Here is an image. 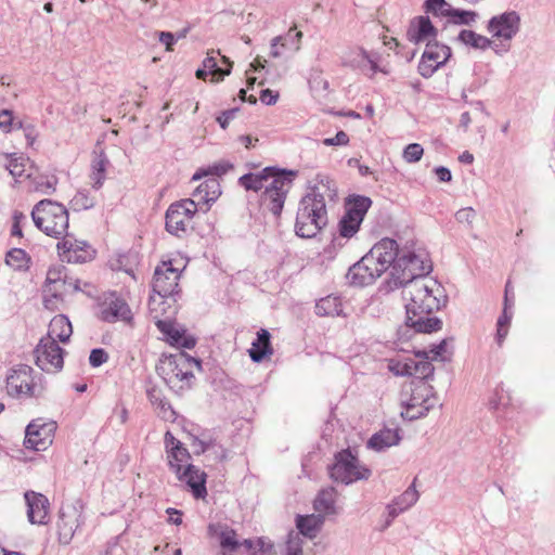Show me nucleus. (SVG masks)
<instances>
[{
    "instance_id": "nucleus-1",
    "label": "nucleus",
    "mask_w": 555,
    "mask_h": 555,
    "mask_svg": "<svg viewBox=\"0 0 555 555\" xmlns=\"http://www.w3.org/2000/svg\"><path fill=\"white\" fill-rule=\"evenodd\" d=\"M405 301V326L415 333H434L441 328L442 321L430 317L447 302L443 286L433 278L418 279L401 286Z\"/></svg>"
},
{
    "instance_id": "nucleus-2",
    "label": "nucleus",
    "mask_w": 555,
    "mask_h": 555,
    "mask_svg": "<svg viewBox=\"0 0 555 555\" xmlns=\"http://www.w3.org/2000/svg\"><path fill=\"white\" fill-rule=\"evenodd\" d=\"M317 184L309 188L299 203L295 221V233L302 238L315 237L328 223L325 204V194L330 197L336 195V186L332 179L318 175Z\"/></svg>"
},
{
    "instance_id": "nucleus-3",
    "label": "nucleus",
    "mask_w": 555,
    "mask_h": 555,
    "mask_svg": "<svg viewBox=\"0 0 555 555\" xmlns=\"http://www.w3.org/2000/svg\"><path fill=\"white\" fill-rule=\"evenodd\" d=\"M194 367L199 370L201 361L179 350L176 353L164 356L157 366V372L170 389L178 391L191 386Z\"/></svg>"
},
{
    "instance_id": "nucleus-4",
    "label": "nucleus",
    "mask_w": 555,
    "mask_h": 555,
    "mask_svg": "<svg viewBox=\"0 0 555 555\" xmlns=\"http://www.w3.org/2000/svg\"><path fill=\"white\" fill-rule=\"evenodd\" d=\"M431 261L425 251L401 249L400 256L390 270V287H400L418 279H429Z\"/></svg>"
},
{
    "instance_id": "nucleus-5",
    "label": "nucleus",
    "mask_w": 555,
    "mask_h": 555,
    "mask_svg": "<svg viewBox=\"0 0 555 555\" xmlns=\"http://www.w3.org/2000/svg\"><path fill=\"white\" fill-rule=\"evenodd\" d=\"M35 225L49 236L60 238L67 234L68 211L66 207L51 199H42L31 211Z\"/></svg>"
},
{
    "instance_id": "nucleus-6",
    "label": "nucleus",
    "mask_w": 555,
    "mask_h": 555,
    "mask_svg": "<svg viewBox=\"0 0 555 555\" xmlns=\"http://www.w3.org/2000/svg\"><path fill=\"white\" fill-rule=\"evenodd\" d=\"M296 170L283 169L275 178L266 184V190L260 195V205L270 211L275 218H280L287 195L293 188Z\"/></svg>"
},
{
    "instance_id": "nucleus-7",
    "label": "nucleus",
    "mask_w": 555,
    "mask_h": 555,
    "mask_svg": "<svg viewBox=\"0 0 555 555\" xmlns=\"http://www.w3.org/2000/svg\"><path fill=\"white\" fill-rule=\"evenodd\" d=\"M330 477L333 481L343 485H351L359 480H367L371 477V469L362 465L350 449L337 452L334 462L328 466Z\"/></svg>"
},
{
    "instance_id": "nucleus-8",
    "label": "nucleus",
    "mask_w": 555,
    "mask_h": 555,
    "mask_svg": "<svg viewBox=\"0 0 555 555\" xmlns=\"http://www.w3.org/2000/svg\"><path fill=\"white\" fill-rule=\"evenodd\" d=\"M85 524L83 505L80 501L63 505L57 521L59 541L69 544L77 529Z\"/></svg>"
},
{
    "instance_id": "nucleus-9",
    "label": "nucleus",
    "mask_w": 555,
    "mask_h": 555,
    "mask_svg": "<svg viewBox=\"0 0 555 555\" xmlns=\"http://www.w3.org/2000/svg\"><path fill=\"white\" fill-rule=\"evenodd\" d=\"M197 211L193 199H182L171 204L166 211V230L178 237L186 232L189 221Z\"/></svg>"
},
{
    "instance_id": "nucleus-10",
    "label": "nucleus",
    "mask_w": 555,
    "mask_h": 555,
    "mask_svg": "<svg viewBox=\"0 0 555 555\" xmlns=\"http://www.w3.org/2000/svg\"><path fill=\"white\" fill-rule=\"evenodd\" d=\"M33 369L28 365H18L7 377V390L10 396L39 397L42 387L34 383Z\"/></svg>"
},
{
    "instance_id": "nucleus-11",
    "label": "nucleus",
    "mask_w": 555,
    "mask_h": 555,
    "mask_svg": "<svg viewBox=\"0 0 555 555\" xmlns=\"http://www.w3.org/2000/svg\"><path fill=\"white\" fill-rule=\"evenodd\" d=\"M36 364L44 372H59L64 365V350L57 341L42 337L34 350Z\"/></svg>"
},
{
    "instance_id": "nucleus-12",
    "label": "nucleus",
    "mask_w": 555,
    "mask_h": 555,
    "mask_svg": "<svg viewBox=\"0 0 555 555\" xmlns=\"http://www.w3.org/2000/svg\"><path fill=\"white\" fill-rule=\"evenodd\" d=\"M56 423L42 418L34 420L26 427L24 446L36 451L46 450L53 441Z\"/></svg>"
},
{
    "instance_id": "nucleus-13",
    "label": "nucleus",
    "mask_w": 555,
    "mask_h": 555,
    "mask_svg": "<svg viewBox=\"0 0 555 555\" xmlns=\"http://www.w3.org/2000/svg\"><path fill=\"white\" fill-rule=\"evenodd\" d=\"M450 57V47L439 43L437 40L428 41L417 66L418 74L424 78L431 77Z\"/></svg>"
},
{
    "instance_id": "nucleus-14",
    "label": "nucleus",
    "mask_w": 555,
    "mask_h": 555,
    "mask_svg": "<svg viewBox=\"0 0 555 555\" xmlns=\"http://www.w3.org/2000/svg\"><path fill=\"white\" fill-rule=\"evenodd\" d=\"M179 279L180 272L178 269L173 268L170 261L163 262L162 266L155 269L152 284L153 292L162 299L170 297L178 293Z\"/></svg>"
},
{
    "instance_id": "nucleus-15",
    "label": "nucleus",
    "mask_w": 555,
    "mask_h": 555,
    "mask_svg": "<svg viewBox=\"0 0 555 555\" xmlns=\"http://www.w3.org/2000/svg\"><path fill=\"white\" fill-rule=\"evenodd\" d=\"M492 37L509 41L520 29V15L516 11H507L492 16L487 26Z\"/></svg>"
},
{
    "instance_id": "nucleus-16",
    "label": "nucleus",
    "mask_w": 555,
    "mask_h": 555,
    "mask_svg": "<svg viewBox=\"0 0 555 555\" xmlns=\"http://www.w3.org/2000/svg\"><path fill=\"white\" fill-rule=\"evenodd\" d=\"M100 318L109 323H129L132 320V312L125 299L116 293H111L100 304Z\"/></svg>"
},
{
    "instance_id": "nucleus-17",
    "label": "nucleus",
    "mask_w": 555,
    "mask_h": 555,
    "mask_svg": "<svg viewBox=\"0 0 555 555\" xmlns=\"http://www.w3.org/2000/svg\"><path fill=\"white\" fill-rule=\"evenodd\" d=\"M400 254L401 249L397 242L386 237L376 243L366 255L369 259L373 260V262L378 266L382 273H384L389 268H392Z\"/></svg>"
},
{
    "instance_id": "nucleus-18",
    "label": "nucleus",
    "mask_w": 555,
    "mask_h": 555,
    "mask_svg": "<svg viewBox=\"0 0 555 555\" xmlns=\"http://www.w3.org/2000/svg\"><path fill=\"white\" fill-rule=\"evenodd\" d=\"M382 274L378 266L369 259L367 255H364L349 268L346 278L350 284L362 287L373 284Z\"/></svg>"
},
{
    "instance_id": "nucleus-19",
    "label": "nucleus",
    "mask_w": 555,
    "mask_h": 555,
    "mask_svg": "<svg viewBox=\"0 0 555 555\" xmlns=\"http://www.w3.org/2000/svg\"><path fill=\"white\" fill-rule=\"evenodd\" d=\"M57 249L68 262H86L94 257V249L86 242L66 236L57 243Z\"/></svg>"
},
{
    "instance_id": "nucleus-20",
    "label": "nucleus",
    "mask_w": 555,
    "mask_h": 555,
    "mask_svg": "<svg viewBox=\"0 0 555 555\" xmlns=\"http://www.w3.org/2000/svg\"><path fill=\"white\" fill-rule=\"evenodd\" d=\"M343 64L353 69H359L363 74L373 76L379 72L376 59L369 54L364 49H350L341 57Z\"/></svg>"
},
{
    "instance_id": "nucleus-21",
    "label": "nucleus",
    "mask_w": 555,
    "mask_h": 555,
    "mask_svg": "<svg viewBox=\"0 0 555 555\" xmlns=\"http://www.w3.org/2000/svg\"><path fill=\"white\" fill-rule=\"evenodd\" d=\"M176 475L180 481L186 483L196 500H204L207 496V474L204 470L193 464H188L183 470Z\"/></svg>"
},
{
    "instance_id": "nucleus-22",
    "label": "nucleus",
    "mask_w": 555,
    "mask_h": 555,
    "mask_svg": "<svg viewBox=\"0 0 555 555\" xmlns=\"http://www.w3.org/2000/svg\"><path fill=\"white\" fill-rule=\"evenodd\" d=\"M24 498L27 505V518L29 522L34 525H44L50 506L47 496L35 491H26Z\"/></svg>"
},
{
    "instance_id": "nucleus-23",
    "label": "nucleus",
    "mask_w": 555,
    "mask_h": 555,
    "mask_svg": "<svg viewBox=\"0 0 555 555\" xmlns=\"http://www.w3.org/2000/svg\"><path fill=\"white\" fill-rule=\"evenodd\" d=\"M155 324L171 346L184 349L194 348L196 339L193 336L186 335L184 328L179 327L170 320H156Z\"/></svg>"
},
{
    "instance_id": "nucleus-24",
    "label": "nucleus",
    "mask_w": 555,
    "mask_h": 555,
    "mask_svg": "<svg viewBox=\"0 0 555 555\" xmlns=\"http://www.w3.org/2000/svg\"><path fill=\"white\" fill-rule=\"evenodd\" d=\"M425 396H418L415 392L412 395L405 405L404 411L401 412L403 418L409 421L422 418L426 416L427 413L436 405L437 398L433 395H429V389L425 388Z\"/></svg>"
},
{
    "instance_id": "nucleus-25",
    "label": "nucleus",
    "mask_w": 555,
    "mask_h": 555,
    "mask_svg": "<svg viewBox=\"0 0 555 555\" xmlns=\"http://www.w3.org/2000/svg\"><path fill=\"white\" fill-rule=\"evenodd\" d=\"M437 28L433 25L428 16H416L411 20L406 30L409 41L417 44L420 42H428L436 40Z\"/></svg>"
},
{
    "instance_id": "nucleus-26",
    "label": "nucleus",
    "mask_w": 555,
    "mask_h": 555,
    "mask_svg": "<svg viewBox=\"0 0 555 555\" xmlns=\"http://www.w3.org/2000/svg\"><path fill=\"white\" fill-rule=\"evenodd\" d=\"M282 170L283 169L269 166L259 172L245 173L240 177L238 184L247 191L258 192L262 189L266 190V184H268L271 179L275 178V175L280 173Z\"/></svg>"
},
{
    "instance_id": "nucleus-27",
    "label": "nucleus",
    "mask_w": 555,
    "mask_h": 555,
    "mask_svg": "<svg viewBox=\"0 0 555 555\" xmlns=\"http://www.w3.org/2000/svg\"><path fill=\"white\" fill-rule=\"evenodd\" d=\"M324 521L325 517L321 514L298 515L296 517L297 533H299V537L304 535L312 540L317 538L321 531Z\"/></svg>"
},
{
    "instance_id": "nucleus-28",
    "label": "nucleus",
    "mask_w": 555,
    "mask_h": 555,
    "mask_svg": "<svg viewBox=\"0 0 555 555\" xmlns=\"http://www.w3.org/2000/svg\"><path fill=\"white\" fill-rule=\"evenodd\" d=\"M73 334L72 323L64 314H57L50 321L48 334L44 338L66 343Z\"/></svg>"
},
{
    "instance_id": "nucleus-29",
    "label": "nucleus",
    "mask_w": 555,
    "mask_h": 555,
    "mask_svg": "<svg viewBox=\"0 0 555 555\" xmlns=\"http://www.w3.org/2000/svg\"><path fill=\"white\" fill-rule=\"evenodd\" d=\"M248 352L250 359L257 363L273 353L271 334L268 330L261 328L257 332V338L253 341Z\"/></svg>"
},
{
    "instance_id": "nucleus-30",
    "label": "nucleus",
    "mask_w": 555,
    "mask_h": 555,
    "mask_svg": "<svg viewBox=\"0 0 555 555\" xmlns=\"http://www.w3.org/2000/svg\"><path fill=\"white\" fill-rule=\"evenodd\" d=\"M67 284L73 286L75 291L80 289L78 281L73 283L67 280L65 267L49 269L47 273V292L52 293L54 297H57V293L65 288Z\"/></svg>"
},
{
    "instance_id": "nucleus-31",
    "label": "nucleus",
    "mask_w": 555,
    "mask_h": 555,
    "mask_svg": "<svg viewBox=\"0 0 555 555\" xmlns=\"http://www.w3.org/2000/svg\"><path fill=\"white\" fill-rule=\"evenodd\" d=\"M400 436L397 429L385 428L374 434L367 441V447L375 451H383L398 444Z\"/></svg>"
},
{
    "instance_id": "nucleus-32",
    "label": "nucleus",
    "mask_w": 555,
    "mask_h": 555,
    "mask_svg": "<svg viewBox=\"0 0 555 555\" xmlns=\"http://www.w3.org/2000/svg\"><path fill=\"white\" fill-rule=\"evenodd\" d=\"M214 53V51H211V54L208 53L207 57L203 61V67L211 75L212 82H219L231 74L233 63L227 56H221L222 64L227 66L222 68L219 66L217 59L212 55Z\"/></svg>"
},
{
    "instance_id": "nucleus-33",
    "label": "nucleus",
    "mask_w": 555,
    "mask_h": 555,
    "mask_svg": "<svg viewBox=\"0 0 555 555\" xmlns=\"http://www.w3.org/2000/svg\"><path fill=\"white\" fill-rule=\"evenodd\" d=\"M336 490L333 487L322 489L313 502L314 511L321 515L335 514Z\"/></svg>"
},
{
    "instance_id": "nucleus-34",
    "label": "nucleus",
    "mask_w": 555,
    "mask_h": 555,
    "mask_svg": "<svg viewBox=\"0 0 555 555\" xmlns=\"http://www.w3.org/2000/svg\"><path fill=\"white\" fill-rule=\"evenodd\" d=\"M108 164V159L105 153L101 150L100 152L94 151V156L91 162V175L90 180L92 182V188L98 190L102 186L105 180L106 166Z\"/></svg>"
},
{
    "instance_id": "nucleus-35",
    "label": "nucleus",
    "mask_w": 555,
    "mask_h": 555,
    "mask_svg": "<svg viewBox=\"0 0 555 555\" xmlns=\"http://www.w3.org/2000/svg\"><path fill=\"white\" fill-rule=\"evenodd\" d=\"M372 205L370 197L364 195H349L346 198V212L363 221L364 216Z\"/></svg>"
},
{
    "instance_id": "nucleus-36",
    "label": "nucleus",
    "mask_w": 555,
    "mask_h": 555,
    "mask_svg": "<svg viewBox=\"0 0 555 555\" xmlns=\"http://www.w3.org/2000/svg\"><path fill=\"white\" fill-rule=\"evenodd\" d=\"M146 396L151 404L160 410L163 418L169 420L175 415V412L171 409L169 402L164 397L162 389L156 386L149 387L146 390Z\"/></svg>"
},
{
    "instance_id": "nucleus-37",
    "label": "nucleus",
    "mask_w": 555,
    "mask_h": 555,
    "mask_svg": "<svg viewBox=\"0 0 555 555\" xmlns=\"http://www.w3.org/2000/svg\"><path fill=\"white\" fill-rule=\"evenodd\" d=\"M343 312V305L338 297L326 296L315 305V313L320 317H336Z\"/></svg>"
},
{
    "instance_id": "nucleus-38",
    "label": "nucleus",
    "mask_w": 555,
    "mask_h": 555,
    "mask_svg": "<svg viewBox=\"0 0 555 555\" xmlns=\"http://www.w3.org/2000/svg\"><path fill=\"white\" fill-rule=\"evenodd\" d=\"M442 16L449 17L450 22L454 25H472L476 22L478 14L475 11L453 9L451 5H448L442 12Z\"/></svg>"
},
{
    "instance_id": "nucleus-39",
    "label": "nucleus",
    "mask_w": 555,
    "mask_h": 555,
    "mask_svg": "<svg viewBox=\"0 0 555 555\" xmlns=\"http://www.w3.org/2000/svg\"><path fill=\"white\" fill-rule=\"evenodd\" d=\"M457 39L462 43H464L466 46H470L474 49H479V50H487L488 48H490V46L492 43V41L489 38H487L482 35H479L469 29L461 30Z\"/></svg>"
},
{
    "instance_id": "nucleus-40",
    "label": "nucleus",
    "mask_w": 555,
    "mask_h": 555,
    "mask_svg": "<svg viewBox=\"0 0 555 555\" xmlns=\"http://www.w3.org/2000/svg\"><path fill=\"white\" fill-rule=\"evenodd\" d=\"M244 548L250 551L249 555H274L273 544L266 538H258L257 540L244 539Z\"/></svg>"
},
{
    "instance_id": "nucleus-41",
    "label": "nucleus",
    "mask_w": 555,
    "mask_h": 555,
    "mask_svg": "<svg viewBox=\"0 0 555 555\" xmlns=\"http://www.w3.org/2000/svg\"><path fill=\"white\" fill-rule=\"evenodd\" d=\"M30 258L27 253L22 248H12L7 253L5 262L14 270H26Z\"/></svg>"
},
{
    "instance_id": "nucleus-42",
    "label": "nucleus",
    "mask_w": 555,
    "mask_h": 555,
    "mask_svg": "<svg viewBox=\"0 0 555 555\" xmlns=\"http://www.w3.org/2000/svg\"><path fill=\"white\" fill-rule=\"evenodd\" d=\"M220 546L223 550V555H232L237 552L241 547H244L243 541L240 542L236 539V533L232 529H227L220 533Z\"/></svg>"
},
{
    "instance_id": "nucleus-43",
    "label": "nucleus",
    "mask_w": 555,
    "mask_h": 555,
    "mask_svg": "<svg viewBox=\"0 0 555 555\" xmlns=\"http://www.w3.org/2000/svg\"><path fill=\"white\" fill-rule=\"evenodd\" d=\"M167 456L170 468L176 474H179L182 470V464L190 459V453L188 449L181 444L180 447H172V451H169Z\"/></svg>"
},
{
    "instance_id": "nucleus-44",
    "label": "nucleus",
    "mask_w": 555,
    "mask_h": 555,
    "mask_svg": "<svg viewBox=\"0 0 555 555\" xmlns=\"http://www.w3.org/2000/svg\"><path fill=\"white\" fill-rule=\"evenodd\" d=\"M202 193H205L203 198L205 199L206 203L215 202L221 194L220 184L217 178L212 177L207 179L196 189L195 195H201Z\"/></svg>"
},
{
    "instance_id": "nucleus-45",
    "label": "nucleus",
    "mask_w": 555,
    "mask_h": 555,
    "mask_svg": "<svg viewBox=\"0 0 555 555\" xmlns=\"http://www.w3.org/2000/svg\"><path fill=\"white\" fill-rule=\"evenodd\" d=\"M361 223L362 221L360 219L345 212L341 220L339 221V234L343 237H352L359 231Z\"/></svg>"
},
{
    "instance_id": "nucleus-46",
    "label": "nucleus",
    "mask_w": 555,
    "mask_h": 555,
    "mask_svg": "<svg viewBox=\"0 0 555 555\" xmlns=\"http://www.w3.org/2000/svg\"><path fill=\"white\" fill-rule=\"evenodd\" d=\"M422 357V359L417 360L416 365H413L414 367V376L421 379H427L434 374V365L428 360V357L426 354V351L417 352L416 358Z\"/></svg>"
},
{
    "instance_id": "nucleus-47",
    "label": "nucleus",
    "mask_w": 555,
    "mask_h": 555,
    "mask_svg": "<svg viewBox=\"0 0 555 555\" xmlns=\"http://www.w3.org/2000/svg\"><path fill=\"white\" fill-rule=\"evenodd\" d=\"M231 169H233V165L229 162L222 160L220 163L214 164L208 169H201L196 171L192 179L199 180L208 175H212L216 178L225 175Z\"/></svg>"
},
{
    "instance_id": "nucleus-48",
    "label": "nucleus",
    "mask_w": 555,
    "mask_h": 555,
    "mask_svg": "<svg viewBox=\"0 0 555 555\" xmlns=\"http://www.w3.org/2000/svg\"><path fill=\"white\" fill-rule=\"evenodd\" d=\"M4 167L13 177H22L25 171V158L16 153L7 154Z\"/></svg>"
},
{
    "instance_id": "nucleus-49",
    "label": "nucleus",
    "mask_w": 555,
    "mask_h": 555,
    "mask_svg": "<svg viewBox=\"0 0 555 555\" xmlns=\"http://www.w3.org/2000/svg\"><path fill=\"white\" fill-rule=\"evenodd\" d=\"M418 496H420V494H418L417 490L415 489L414 483H412L410 487H408V489L402 494L397 496L393 500V502L398 506H400L404 512L417 502Z\"/></svg>"
},
{
    "instance_id": "nucleus-50",
    "label": "nucleus",
    "mask_w": 555,
    "mask_h": 555,
    "mask_svg": "<svg viewBox=\"0 0 555 555\" xmlns=\"http://www.w3.org/2000/svg\"><path fill=\"white\" fill-rule=\"evenodd\" d=\"M284 555H304V539L299 533L291 531L285 542Z\"/></svg>"
},
{
    "instance_id": "nucleus-51",
    "label": "nucleus",
    "mask_w": 555,
    "mask_h": 555,
    "mask_svg": "<svg viewBox=\"0 0 555 555\" xmlns=\"http://www.w3.org/2000/svg\"><path fill=\"white\" fill-rule=\"evenodd\" d=\"M281 48L297 52L300 49L301 31H295V27L291 28L285 36H282Z\"/></svg>"
},
{
    "instance_id": "nucleus-52",
    "label": "nucleus",
    "mask_w": 555,
    "mask_h": 555,
    "mask_svg": "<svg viewBox=\"0 0 555 555\" xmlns=\"http://www.w3.org/2000/svg\"><path fill=\"white\" fill-rule=\"evenodd\" d=\"M94 204V198L90 197L87 191H78L70 201L74 210H86L92 208Z\"/></svg>"
},
{
    "instance_id": "nucleus-53",
    "label": "nucleus",
    "mask_w": 555,
    "mask_h": 555,
    "mask_svg": "<svg viewBox=\"0 0 555 555\" xmlns=\"http://www.w3.org/2000/svg\"><path fill=\"white\" fill-rule=\"evenodd\" d=\"M424 153V149L418 143H411L403 150V158L408 163L418 162Z\"/></svg>"
},
{
    "instance_id": "nucleus-54",
    "label": "nucleus",
    "mask_w": 555,
    "mask_h": 555,
    "mask_svg": "<svg viewBox=\"0 0 555 555\" xmlns=\"http://www.w3.org/2000/svg\"><path fill=\"white\" fill-rule=\"evenodd\" d=\"M108 360L107 352L102 348L92 349L89 356L90 365L99 367Z\"/></svg>"
},
{
    "instance_id": "nucleus-55",
    "label": "nucleus",
    "mask_w": 555,
    "mask_h": 555,
    "mask_svg": "<svg viewBox=\"0 0 555 555\" xmlns=\"http://www.w3.org/2000/svg\"><path fill=\"white\" fill-rule=\"evenodd\" d=\"M450 5L446 0H426L425 2V9L426 12L433 13V14H440L442 16V12L444 9Z\"/></svg>"
},
{
    "instance_id": "nucleus-56",
    "label": "nucleus",
    "mask_w": 555,
    "mask_h": 555,
    "mask_svg": "<svg viewBox=\"0 0 555 555\" xmlns=\"http://www.w3.org/2000/svg\"><path fill=\"white\" fill-rule=\"evenodd\" d=\"M349 142L348 134L340 130L336 133L333 138H326L323 140V144L326 146H340V145H347Z\"/></svg>"
},
{
    "instance_id": "nucleus-57",
    "label": "nucleus",
    "mask_w": 555,
    "mask_h": 555,
    "mask_svg": "<svg viewBox=\"0 0 555 555\" xmlns=\"http://www.w3.org/2000/svg\"><path fill=\"white\" fill-rule=\"evenodd\" d=\"M475 217L476 211L472 207L462 208L455 214V219L461 223L472 224Z\"/></svg>"
},
{
    "instance_id": "nucleus-58",
    "label": "nucleus",
    "mask_w": 555,
    "mask_h": 555,
    "mask_svg": "<svg viewBox=\"0 0 555 555\" xmlns=\"http://www.w3.org/2000/svg\"><path fill=\"white\" fill-rule=\"evenodd\" d=\"M13 126V112L11 109L0 111V129L10 132Z\"/></svg>"
},
{
    "instance_id": "nucleus-59",
    "label": "nucleus",
    "mask_w": 555,
    "mask_h": 555,
    "mask_svg": "<svg viewBox=\"0 0 555 555\" xmlns=\"http://www.w3.org/2000/svg\"><path fill=\"white\" fill-rule=\"evenodd\" d=\"M211 444H212L211 440L206 441V440L199 439L195 436L192 437L191 447L193 448V452L197 455L209 450Z\"/></svg>"
},
{
    "instance_id": "nucleus-60",
    "label": "nucleus",
    "mask_w": 555,
    "mask_h": 555,
    "mask_svg": "<svg viewBox=\"0 0 555 555\" xmlns=\"http://www.w3.org/2000/svg\"><path fill=\"white\" fill-rule=\"evenodd\" d=\"M389 371L392 372L397 376H410L411 371H406L404 362L401 360H390L389 362Z\"/></svg>"
},
{
    "instance_id": "nucleus-61",
    "label": "nucleus",
    "mask_w": 555,
    "mask_h": 555,
    "mask_svg": "<svg viewBox=\"0 0 555 555\" xmlns=\"http://www.w3.org/2000/svg\"><path fill=\"white\" fill-rule=\"evenodd\" d=\"M55 183H56L55 178L46 179L41 182L38 181L36 184V190L40 191L44 194H52L55 191Z\"/></svg>"
},
{
    "instance_id": "nucleus-62",
    "label": "nucleus",
    "mask_w": 555,
    "mask_h": 555,
    "mask_svg": "<svg viewBox=\"0 0 555 555\" xmlns=\"http://www.w3.org/2000/svg\"><path fill=\"white\" fill-rule=\"evenodd\" d=\"M237 111V108L228 109L222 112L221 115L217 117V121L222 129H225L229 126L230 121L234 119Z\"/></svg>"
},
{
    "instance_id": "nucleus-63",
    "label": "nucleus",
    "mask_w": 555,
    "mask_h": 555,
    "mask_svg": "<svg viewBox=\"0 0 555 555\" xmlns=\"http://www.w3.org/2000/svg\"><path fill=\"white\" fill-rule=\"evenodd\" d=\"M158 39L162 43L166 46V50L170 51L172 50V46L176 43V36L172 33L169 31H159L157 33Z\"/></svg>"
},
{
    "instance_id": "nucleus-64",
    "label": "nucleus",
    "mask_w": 555,
    "mask_h": 555,
    "mask_svg": "<svg viewBox=\"0 0 555 555\" xmlns=\"http://www.w3.org/2000/svg\"><path fill=\"white\" fill-rule=\"evenodd\" d=\"M279 94L273 93L270 89H264L260 93V101L267 105H273L278 101Z\"/></svg>"
}]
</instances>
